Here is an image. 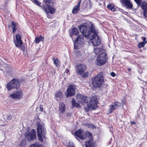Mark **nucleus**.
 Returning <instances> with one entry per match:
<instances>
[{"label":"nucleus","mask_w":147,"mask_h":147,"mask_svg":"<svg viewBox=\"0 0 147 147\" xmlns=\"http://www.w3.org/2000/svg\"><path fill=\"white\" fill-rule=\"evenodd\" d=\"M141 38L144 41V42H144V43H146H146H147V41H146V38L145 37H142Z\"/></svg>","instance_id":"4c0bfd02"},{"label":"nucleus","mask_w":147,"mask_h":147,"mask_svg":"<svg viewBox=\"0 0 147 147\" xmlns=\"http://www.w3.org/2000/svg\"><path fill=\"white\" fill-rule=\"evenodd\" d=\"M59 110L61 113H64L65 111V105L63 102L60 104Z\"/></svg>","instance_id":"a211bd4d"},{"label":"nucleus","mask_w":147,"mask_h":147,"mask_svg":"<svg viewBox=\"0 0 147 147\" xmlns=\"http://www.w3.org/2000/svg\"><path fill=\"white\" fill-rule=\"evenodd\" d=\"M82 34L79 35L78 36L74 42V47L75 49H78L82 47L84 41V35L83 34Z\"/></svg>","instance_id":"0eeeda50"},{"label":"nucleus","mask_w":147,"mask_h":147,"mask_svg":"<svg viewBox=\"0 0 147 147\" xmlns=\"http://www.w3.org/2000/svg\"><path fill=\"white\" fill-rule=\"evenodd\" d=\"M92 140L91 139H90L88 141L85 142L86 147H92Z\"/></svg>","instance_id":"5701e85b"},{"label":"nucleus","mask_w":147,"mask_h":147,"mask_svg":"<svg viewBox=\"0 0 147 147\" xmlns=\"http://www.w3.org/2000/svg\"><path fill=\"white\" fill-rule=\"evenodd\" d=\"M69 72V70L68 69H67L66 70L65 72L67 74H68Z\"/></svg>","instance_id":"79ce46f5"},{"label":"nucleus","mask_w":147,"mask_h":147,"mask_svg":"<svg viewBox=\"0 0 147 147\" xmlns=\"http://www.w3.org/2000/svg\"><path fill=\"white\" fill-rule=\"evenodd\" d=\"M140 6L143 10L144 16L147 18V3L143 2L141 4Z\"/></svg>","instance_id":"2eb2a0df"},{"label":"nucleus","mask_w":147,"mask_h":147,"mask_svg":"<svg viewBox=\"0 0 147 147\" xmlns=\"http://www.w3.org/2000/svg\"><path fill=\"white\" fill-rule=\"evenodd\" d=\"M44 1L45 2L46 4L47 3H51L52 0H44Z\"/></svg>","instance_id":"c9c22d12"},{"label":"nucleus","mask_w":147,"mask_h":147,"mask_svg":"<svg viewBox=\"0 0 147 147\" xmlns=\"http://www.w3.org/2000/svg\"><path fill=\"white\" fill-rule=\"evenodd\" d=\"M68 147H75L73 146H69Z\"/></svg>","instance_id":"a18cd8bd"},{"label":"nucleus","mask_w":147,"mask_h":147,"mask_svg":"<svg viewBox=\"0 0 147 147\" xmlns=\"http://www.w3.org/2000/svg\"><path fill=\"white\" fill-rule=\"evenodd\" d=\"M26 144V141L25 140H23L19 144V147H24Z\"/></svg>","instance_id":"bb28decb"},{"label":"nucleus","mask_w":147,"mask_h":147,"mask_svg":"<svg viewBox=\"0 0 147 147\" xmlns=\"http://www.w3.org/2000/svg\"><path fill=\"white\" fill-rule=\"evenodd\" d=\"M53 59L54 62V63L55 65L56 66H59L60 63L59 61L57 59H55L54 58H53Z\"/></svg>","instance_id":"a878e982"},{"label":"nucleus","mask_w":147,"mask_h":147,"mask_svg":"<svg viewBox=\"0 0 147 147\" xmlns=\"http://www.w3.org/2000/svg\"><path fill=\"white\" fill-rule=\"evenodd\" d=\"M129 0H121V1L123 4L129 1Z\"/></svg>","instance_id":"58836bf2"},{"label":"nucleus","mask_w":147,"mask_h":147,"mask_svg":"<svg viewBox=\"0 0 147 147\" xmlns=\"http://www.w3.org/2000/svg\"><path fill=\"white\" fill-rule=\"evenodd\" d=\"M87 126L88 127L90 128H95V126L92 124H87Z\"/></svg>","instance_id":"72a5a7b5"},{"label":"nucleus","mask_w":147,"mask_h":147,"mask_svg":"<svg viewBox=\"0 0 147 147\" xmlns=\"http://www.w3.org/2000/svg\"><path fill=\"white\" fill-rule=\"evenodd\" d=\"M81 0H80L77 5L75 6L73 9V10H72V12L73 13H76L80 9V5L81 3Z\"/></svg>","instance_id":"f3484780"},{"label":"nucleus","mask_w":147,"mask_h":147,"mask_svg":"<svg viewBox=\"0 0 147 147\" xmlns=\"http://www.w3.org/2000/svg\"><path fill=\"white\" fill-rule=\"evenodd\" d=\"M44 40V38L41 36L39 37H37L35 38V41L36 44L39 43L40 41H42Z\"/></svg>","instance_id":"412c9836"},{"label":"nucleus","mask_w":147,"mask_h":147,"mask_svg":"<svg viewBox=\"0 0 147 147\" xmlns=\"http://www.w3.org/2000/svg\"><path fill=\"white\" fill-rule=\"evenodd\" d=\"M107 7L108 9H110L112 11H115V9L114 8V7L111 4H108L107 5Z\"/></svg>","instance_id":"c85d7f7f"},{"label":"nucleus","mask_w":147,"mask_h":147,"mask_svg":"<svg viewBox=\"0 0 147 147\" xmlns=\"http://www.w3.org/2000/svg\"><path fill=\"white\" fill-rule=\"evenodd\" d=\"M33 3H35L36 5L38 6H40L41 3L37 0H32Z\"/></svg>","instance_id":"473e14b6"},{"label":"nucleus","mask_w":147,"mask_h":147,"mask_svg":"<svg viewBox=\"0 0 147 147\" xmlns=\"http://www.w3.org/2000/svg\"><path fill=\"white\" fill-rule=\"evenodd\" d=\"M7 119H11V116H9L7 117Z\"/></svg>","instance_id":"37998d69"},{"label":"nucleus","mask_w":147,"mask_h":147,"mask_svg":"<svg viewBox=\"0 0 147 147\" xmlns=\"http://www.w3.org/2000/svg\"><path fill=\"white\" fill-rule=\"evenodd\" d=\"M134 1L138 4V7H140L142 3V0H134Z\"/></svg>","instance_id":"7c9ffc66"},{"label":"nucleus","mask_w":147,"mask_h":147,"mask_svg":"<svg viewBox=\"0 0 147 147\" xmlns=\"http://www.w3.org/2000/svg\"><path fill=\"white\" fill-rule=\"evenodd\" d=\"M75 135L82 140H84L86 138L91 137V133L89 131H84L83 130L80 129L75 133Z\"/></svg>","instance_id":"423d86ee"},{"label":"nucleus","mask_w":147,"mask_h":147,"mask_svg":"<svg viewBox=\"0 0 147 147\" xmlns=\"http://www.w3.org/2000/svg\"><path fill=\"white\" fill-rule=\"evenodd\" d=\"M47 6L48 8L49 11L47 9V8H44V10L46 13H49V11L51 14L53 13L55 11V9L49 5H47Z\"/></svg>","instance_id":"dca6fc26"},{"label":"nucleus","mask_w":147,"mask_h":147,"mask_svg":"<svg viewBox=\"0 0 147 147\" xmlns=\"http://www.w3.org/2000/svg\"><path fill=\"white\" fill-rule=\"evenodd\" d=\"M71 104L73 107H75L78 108H80V107L79 104L76 103L75 101V99L74 98L72 99Z\"/></svg>","instance_id":"4be33fe9"},{"label":"nucleus","mask_w":147,"mask_h":147,"mask_svg":"<svg viewBox=\"0 0 147 147\" xmlns=\"http://www.w3.org/2000/svg\"><path fill=\"white\" fill-rule=\"evenodd\" d=\"M86 69V66L84 64H80L76 66V69L78 71V73L80 74H83Z\"/></svg>","instance_id":"f8f14e48"},{"label":"nucleus","mask_w":147,"mask_h":147,"mask_svg":"<svg viewBox=\"0 0 147 147\" xmlns=\"http://www.w3.org/2000/svg\"><path fill=\"white\" fill-rule=\"evenodd\" d=\"M20 82L17 79H13L8 83L7 85V88L8 90L12 89H17L20 86Z\"/></svg>","instance_id":"39448f33"},{"label":"nucleus","mask_w":147,"mask_h":147,"mask_svg":"<svg viewBox=\"0 0 147 147\" xmlns=\"http://www.w3.org/2000/svg\"><path fill=\"white\" fill-rule=\"evenodd\" d=\"M128 70L129 71H131V69L130 68H128Z\"/></svg>","instance_id":"c03bdc74"},{"label":"nucleus","mask_w":147,"mask_h":147,"mask_svg":"<svg viewBox=\"0 0 147 147\" xmlns=\"http://www.w3.org/2000/svg\"><path fill=\"white\" fill-rule=\"evenodd\" d=\"M94 51L96 54H99L101 52V49L99 48H94Z\"/></svg>","instance_id":"cd10ccee"},{"label":"nucleus","mask_w":147,"mask_h":147,"mask_svg":"<svg viewBox=\"0 0 147 147\" xmlns=\"http://www.w3.org/2000/svg\"><path fill=\"white\" fill-rule=\"evenodd\" d=\"M28 147H40L39 145L37 143H35L34 144H32L30 145Z\"/></svg>","instance_id":"2f4dec72"},{"label":"nucleus","mask_w":147,"mask_h":147,"mask_svg":"<svg viewBox=\"0 0 147 147\" xmlns=\"http://www.w3.org/2000/svg\"><path fill=\"white\" fill-rule=\"evenodd\" d=\"M23 95L22 92L20 90L11 94L10 95V97L13 99H20L22 98Z\"/></svg>","instance_id":"9b49d317"},{"label":"nucleus","mask_w":147,"mask_h":147,"mask_svg":"<svg viewBox=\"0 0 147 147\" xmlns=\"http://www.w3.org/2000/svg\"><path fill=\"white\" fill-rule=\"evenodd\" d=\"M75 86L71 85L69 86L67 90L66 94L67 97L74 96L75 94Z\"/></svg>","instance_id":"9d476101"},{"label":"nucleus","mask_w":147,"mask_h":147,"mask_svg":"<svg viewBox=\"0 0 147 147\" xmlns=\"http://www.w3.org/2000/svg\"><path fill=\"white\" fill-rule=\"evenodd\" d=\"M24 136L28 141L30 142L34 140L36 138V131L32 129L30 131H27L25 134Z\"/></svg>","instance_id":"6e6552de"},{"label":"nucleus","mask_w":147,"mask_h":147,"mask_svg":"<svg viewBox=\"0 0 147 147\" xmlns=\"http://www.w3.org/2000/svg\"><path fill=\"white\" fill-rule=\"evenodd\" d=\"M124 4L127 8H130V9H131L132 8V5L130 3V1L125 3Z\"/></svg>","instance_id":"b1692460"},{"label":"nucleus","mask_w":147,"mask_h":147,"mask_svg":"<svg viewBox=\"0 0 147 147\" xmlns=\"http://www.w3.org/2000/svg\"><path fill=\"white\" fill-rule=\"evenodd\" d=\"M123 105H125V99L123 100L121 102Z\"/></svg>","instance_id":"a19ab883"},{"label":"nucleus","mask_w":147,"mask_h":147,"mask_svg":"<svg viewBox=\"0 0 147 147\" xmlns=\"http://www.w3.org/2000/svg\"><path fill=\"white\" fill-rule=\"evenodd\" d=\"M111 75L113 77H115V73L113 72H112L111 73Z\"/></svg>","instance_id":"ea45409f"},{"label":"nucleus","mask_w":147,"mask_h":147,"mask_svg":"<svg viewBox=\"0 0 147 147\" xmlns=\"http://www.w3.org/2000/svg\"><path fill=\"white\" fill-rule=\"evenodd\" d=\"M96 64L98 65H101L107 62V54L104 52L102 53L97 57Z\"/></svg>","instance_id":"1a4fd4ad"},{"label":"nucleus","mask_w":147,"mask_h":147,"mask_svg":"<svg viewBox=\"0 0 147 147\" xmlns=\"http://www.w3.org/2000/svg\"><path fill=\"white\" fill-rule=\"evenodd\" d=\"M146 44V43L144 42H141L139 43L138 45V47L139 48H140L142 47H143Z\"/></svg>","instance_id":"c756f323"},{"label":"nucleus","mask_w":147,"mask_h":147,"mask_svg":"<svg viewBox=\"0 0 147 147\" xmlns=\"http://www.w3.org/2000/svg\"><path fill=\"white\" fill-rule=\"evenodd\" d=\"M39 107V111L41 112L43 111V106L41 105H40Z\"/></svg>","instance_id":"e433bc0d"},{"label":"nucleus","mask_w":147,"mask_h":147,"mask_svg":"<svg viewBox=\"0 0 147 147\" xmlns=\"http://www.w3.org/2000/svg\"><path fill=\"white\" fill-rule=\"evenodd\" d=\"M88 75V73L87 72H85L82 75V77L85 78L87 77Z\"/></svg>","instance_id":"f704fd0d"},{"label":"nucleus","mask_w":147,"mask_h":147,"mask_svg":"<svg viewBox=\"0 0 147 147\" xmlns=\"http://www.w3.org/2000/svg\"><path fill=\"white\" fill-rule=\"evenodd\" d=\"M62 97L61 92H58L55 95V98L58 101H59Z\"/></svg>","instance_id":"6ab92c4d"},{"label":"nucleus","mask_w":147,"mask_h":147,"mask_svg":"<svg viewBox=\"0 0 147 147\" xmlns=\"http://www.w3.org/2000/svg\"><path fill=\"white\" fill-rule=\"evenodd\" d=\"M76 99L78 101L83 105L86 104L87 107L84 108L86 111H88L90 108L94 109L96 107L97 103L96 96H92V98L86 97L80 94L76 95Z\"/></svg>","instance_id":"f03ea898"},{"label":"nucleus","mask_w":147,"mask_h":147,"mask_svg":"<svg viewBox=\"0 0 147 147\" xmlns=\"http://www.w3.org/2000/svg\"><path fill=\"white\" fill-rule=\"evenodd\" d=\"M36 125L37 126V132L38 139L40 141L42 142V136L45 138L46 134V129L44 127V125L41 124L39 122L37 121L36 123Z\"/></svg>","instance_id":"20e7f679"},{"label":"nucleus","mask_w":147,"mask_h":147,"mask_svg":"<svg viewBox=\"0 0 147 147\" xmlns=\"http://www.w3.org/2000/svg\"><path fill=\"white\" fill-rule=\"evenodd\" d=\"M121 106V104L118 102H115L112 104L110 106V109H109L110 113L115 110V109Z\"/></svg>","instance_id":"4468645a"},{"label":"nucleus","mask_w":147,"mask_h":147,"mask_svg":"<svg viewBox=\"0 0 147 147\" xmlns=\"http://www.w3.org/2000/svg\"><path fill=\"white\" fill-rule=\"evenodd\" d=\"M80 31L83 34L86 38H88L90 34V41L95 46L99 45L101 42V40L98 35L97 30L92 25L91 26L85 24L79 27Z\"/></svg>","instance_id":"f257e3e1"},{"label":"nucleus","mask_w":147,"mask_h":147,"mask_svg":"<svg viewBox=\"0 0 147 147\" xmlns=\"http://www.w3.org/2000/svg\"><path fill=\"white\" fill-rule=\"evenodd\" d=\"M135 123V122H133L132 123V124H134Z\"/></svg>","instance_id":"49530a36"},{"label":"nucleus","mask_w":147,"mask_h":147,"mask_svg":"<svg viewBox=\"0 0 147 147\" xmlns=\"http://www.w3.org/2000/svg\"><path fill=\"white\" fill-rule=\"evenodd\" d=\"M12 25L13 28L12 32L13 33H14L17 29V25L16 23L13 22H12Z\"/></svg>","instance_id":"393cba45"},{"label":"nucleus","mask_w":147,"mask_h":147,"mask_svg":"<svg viewBox=\"0 0 147 147\" xmlns=\"http://www.w3.org/2000/svg\"><path fill=\"white\" fill-rule=\"evenodd\" d=\"M104 81L102 73L99 72L96 76L92 79V84L95 88L99 87Z\"/></svg>","instance_id":"7ed1b4c3"},{"label":"nucleus","mask_w":147,"mask_h":147,"mask_svg":"<svg viewBox=\"0 0 147 147\" xmlns=\"http://www.w3.org/2000/svg\"><path fill=\"white\" fill-rule=\"evenodd\" d=\"M79 32L78 29L76 28H74L72 29L71 33L70 34L71 37L72 36V34L75 35H77Z\"/></svg>","instance_id":"aec40b11"},{"label":"nucleus","mask_w":147,"mask_h":147,"mask_svg":"<svg viewBox=\"0 0 147 147\" xmlns=\"http://www.w3.org/2000/svg\"><path fill=\"white\" fill-rule=\"evenodd\" d=\"M16 40H14V43L16 47H20L22 44L21 36L18 34L16 36Z\"/></svg>","instance_id":"ddd939ff"}]
</instances>
